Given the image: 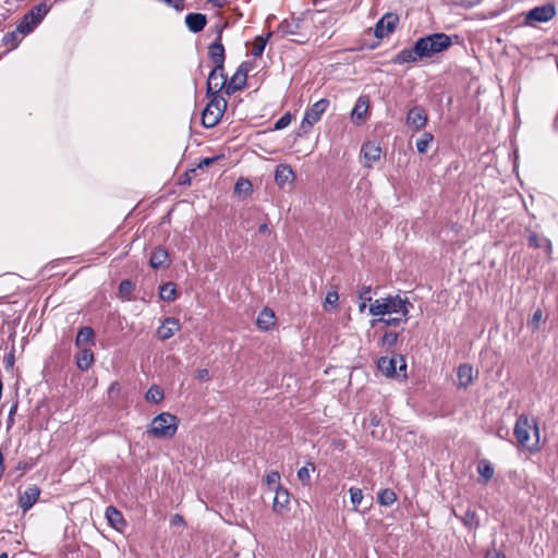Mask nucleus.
Segmentation results:
<instances>
[{
	"mask_svg": "<svg viewBox=\"0 0 558 558\" xmlns=\"http://www.w3.org/2000/svg\"><path fill=\"white\" fill-rule=\"evenodd\" d=\"M184 22L190 32L197 34L205 28L207 16L203 13H189Z\"/></svg>",
	"mask_w": 558,
	"mask_h": 558,
	"instance_id": "obj_19",
	"label": "nucleus"
},
{
	"mask_svg": "<svg viewBox=\"0 0 558 558\" xmlns=\"http://www.w3.org/2000/svg\"><path fill=\"white\" fill-rule=\"evenodd\" d=\"M434 136L432 133L425 132L422 137L416 141V149L421 154L427 151L428 145L432 143Z\"/></svg>",
	"mask_w": 558,
	"mask_h": 558,
	"instance_id": "obj_40",
	"label": "nucleus"
},
{
	"mask_svg": "<svg viewBox=\"0 0 558 558\" xmlns=\"http://www.w3.org/2000/svg\"><path fill=\"white\" fill-rule=\"evenodd\" d=\"M227 86V75L225 68H216L210 71L207 78L206 94L207 96H220L219 93Z\"/></svg>",
	"mask_w": 558,
	"mask_h": 558,
	"instance_id": "obj_9",
	"label": "nucleus"
},
{
	"mask_svg": "<svg viewBox=\"0 0 558 558\" xmlns=\"http://www.w3.org/2000/svg\"><path fill=\"white\" fill-rule=\"evenodd\" d=\"M542 320H543V312H542V310L537 308V310L533 313V315H532L531 319H529V322H527V327H529L531 330L535 331L536 329H538L539 324H541V322H542Z\"/></svg>",
	"mask_w": 558,
	"mask_h": 558,
	"instance_id": "obj_42",
	"label": "nucleus"
},
{
	"mask_svg": "<svg viewBox=\"0 0 558 558\" xmlns=\"http://www.w3.org/2000/svg\"><path fill=\"white\" fill-rule=\"evenodd\" d=\"M417 51L423 59L432 58L448 50L452 46L451 36L445 33H433L416 40Z\"/></svg>",
	"mask_w": 558,
	"mask_h": 558,
	"instance_id": "obj_3",
	"label": "nucleus"
},
{
	"mask_svg": "<svg viewBox=\"0 0 558 558\" xmlns=\"http://www.w3.org/2000/svg\"><path fill=\"white\" fill-rule=\"evenodd\" d=\"M3 472H4L3 456H2V452L0 451V478L3 475Z\"/></svg>",
	"mask_w": 558,
	"mask_h": 558,
	"instance_id": "obj_61",
	"label": "nucleus"
},
{
	"mask_svg": "<svg viewBox=\"0 0 558 558\" xmlns=\"http://www.w3.org/2000/svg\"><path fill=\"white\" fill-rule=\"evenodd\" d=\"M361 153L365 159V167L371 168L372 165L380 159L381 148L374 142L363 144Z\"/></svg>",
	"mask_w": 558,
	"mask_h": 558,
	"instance_id": "obj_15",
	"label": "nucleus"
},
{
	"mask_svg": "<svg viewBox=\"0 0 558 558\" xmlns=\"http://www.w3.org/2000/svg\"><path fill=\"white\" fill-rule=\"evenodd\" d=\"M454 515L459 518L462 523L469 529H477L480 526V520L475 510L469 508L465 510L463 515H459L454 512Z\"/></svg>",
	"mask_w": 558,
	"mask_h": 558,
	"instance_id": "obj_29",
	"label": "nucleus"
},
{
	"mask_svg": "<svg viewBox=\"0 0 558 558\" xmlns=\"http://www.w3.org/2000/svg\"><path fill=\"white\" fill-rule=\"evenodd\" d=\"M427 123V113L421 106H415L408 111L407 124L414 131H420Z\"/></svg>",
	"mask_w": 558,
	"mask_h": 558,
	"instance_id": "obj_11",
	"label": "nucleus"
},
{
	"mask_svg": "<svg viewBox=\"0 0 558 558\" xmlns=\"http://www.w3.org/2000/svg\"><path fill=\"white\" fill-rule=\"evenodd\" d=\"M294 178L295 174L289 165L280 163L276 167L275 181L277 184L282 186L288 182H292Z\"/></svg>",
	"mask_w": 558,
	"mask_h": 558,
	"instance_id": "obj_21",
	"label": "nucleus"
},
{
	"mask_svg": "<svg viewBox=\"0 0 558 558\" xmlns=\"http://www.w3.org/2000/svg\"><path fill=\"white\" fill-rule=\"evenodd\" d=\"M256 325L262 330H269L275 325V313L265 307L257 316Z\"/></svg>",
	"mask_w": 558,
	"mask_h": 558,
	"instance_id": "obj_24",
	"label": "nucleus"
},
{
	"mask_svg": "<svg viewBox=\"0 0 558 558\" xmlns=\"http://www.w3.org/2000/svg\"><path fill=\"white\" fill-rule=\"evenodd\" d=\"M134 290V284L131 280H122L119 284V292L121 295L129 298Z\"/></svg>",
	"mask_w": 558,
	"mask_h": 558,
	"instance_id": "obj_46",
	"label": "nucleus"
},
{
	"mask_svg": "<svg viewBox=\"0 0 558 558\" xmlns=\"http://www.w3.org/2000/svg\"><path fill=\"white\" fill-rule=\"evenodd\" d=\"M265 480L269 486L281 487L280 486V474L278 471H270L269 473L266 474Z\"/></svg>",
	"mask_w": 558,
	"mask_h": 558,
	"instance_id": "obj_48",
	"label": "nucleus"
},
{
	"mask_svg": "<svg viewBox=\"0 0 558 558\" xmlns=\"http://www.w3.org/2000/svg\"><path fill=\"white\" fill-rule=\"evenodd\" d=\"M207 2L211 3L216 8H222L226 3V0H207Z\"/></svg>",
	"mask_w": 558,
	"mask_h": 558,
	"instance_id": "obj_58",
	"label": "nucleus"
},
{
	"mask_svg": "<svg viewBox=\"0 0 558 558\" xmlns=\"http://www.w3.org/2000/svg\"><path fill=\"white\" fill-rule=\"evenodd\" d=\"M409 320V314L407 316H398V317H389L385 318L384 316H380L379 318H375L371 320V326L376 327L379 324H383L384 326H392L398 327L399 325L407 323Z\"/></svg>",
	"mask_w": 558,
	"mask_h": 558,
	"instance_id": "obj_28",
	"label": "nucleus"
},
{
	"mask_svg": "<svg viewBox=\"0 0 558 558\" xmlns=\"http://www.w3.org/2000/svg\"><path fill=\"white\" fill-rule=\"evenodd\" d=\"M398 341V333L393 331H387L381 337V345L391 348Z\"/></svg>",
	"mask_w": 558,
	"mask_h": 558,
	"instance_id": "obj_44",
	"label": "nucleus"
},
{
	"mask_svg": "<svg viewBox=\"0 0 558 558\" xmlns=\"http://www.w3.org/2000/svg\"><path fill=\"white\" fill-rule=\"evenodd\" d=\"M399 17L393 13H386L375 25L374 35L376 38H384L392 33L397 26Z\"/></svg>",
	"mask_w": 558,
	"mask_h": 558,
	"instance_id": "obj_10",
	"label": "nucleus"
},
{
	"mask_svg": "<svg viewBox=\"0 0 558 558\" xmlns=\"http://www.w3.org/2000/svg\"><path fill=\"white\" fill-rule=\"evenodd\" d=\"M225 27H226V25H217L216 26L217 36H216L215 41L222 43V32H223Z\"/></svg>",
	"mask_w": 558,
	"mask_h": 558,
	"instance_id": "obj_56",
	"label": "nucleus"
},
{
	"mask_svg": "<svg viewBox=\"0 0 558 558\" xmlns=\"http://www.w3.org/2000/svg\"><path fill=\"white\" fill-rule=\"evenodd\" d=\"M371 292H372V288H371V286H364V287L359 291V299H360V301H364V302H372V295H371Z\"/></svg>",
	"mask_w": 558,
	"mask_h": 558,
	"instance_id": "obj_49",
	"label": "nucleus"
},
{
	"mask_svg": "<svg viewBox=\"0 0 558 558\" xmlns=\"http://www.w3.org/2000/svg\"><path fill=\"white\" fill-rule=\"evenodd\" d=\"M208 58L216 68H225L226 51L222 43L214 41L208 46Z\"/></svg>",
	"mask_w": 558,
	"mask_h": 558,
	"instance_id": "obj_17",
	"label": "nucleus"
},
{
	"mask_svg": "<svg viewBox=\"0 0 558 558\" xmlns=\"http://www.w3.org/2000/svg\"><path fill=\"white\" fill-rule=\"evenodd\" d=\"M40 488L36 485L28 486L24 492L19 494V506L23 512L28 511L39 499Z\"/></svg>",
	"mask_w": 558,
	"mask_h": 558,
	"instance_id": "obj_12",
	"label": "nucleus"
},
{
	"mask_svg": "<svg viewBox=\"0 0 558 558\" xmlns=\"http://www.w3.org/2000/svg\"><path fill=\"white\" fill-rule=\"evenodd\" d=\"M349 493H350L351 502L354 506V508L356 509L363 500L362 489L351 487Z\"/></svg>",
	"mask_w": 558,
	"mask_h": 558,
	"instance_id": "obj_45",
	"label": "nucleus"
},
{
	"mask_svg": "<svg viewBox=\"0 0 558 558\" xmlns=\"http://www.w3.org/2000/svg\"><path fill=\"white\" fill-rule=\"evenodd\" d=\"M377 499L381 506L388 507L397 500V496L392 489L385 488L378 493Z\"/></svg>",
	"mask_w": 558,
	"mask_h": 558,
	"instance_id": "obj_39",
	"label": "nucleus"
},
{
	"mask_svg": "<svg viewBox=\"0 0 558 558\" xmlns=\"http://www.w3.org/2000/svg\"><path fill=\"white\" fill-rule=\"evenodd\" d=\"M272 33H268L266 36H257L253 44L252 54L256 58L262 57L267 41Z\"/></svg>",
	"mask_w": 558,
	"mask_h": 558,
	"instance_id": "obj_36",
	"label": "nucleus"
},
{
	"mask_svg": "<svg viewBox=\"0 0 558 558\" xmlns=\"http://www.w3.org/2000/svg\"><path fill=\"white\" fill-rule=\"evenodd\" d=\"M216 158H205L203 159L201 162H199V167H203V166H209L211 165L214 161H215Z\"/></svg>",
	"mask_w": 558,
	"mask_h": 558,
	"instance_id": "obj_59",
	"label": "nucleus"
},
{
	"mask_svg": "<svg viewBox=\"0 0 558 558\" xmlns=\"http://www.w3.org/2000/svg\"><path fill=\"white\" fill-rule=\"evenodd\" d=\"M38 24H39V22L36 21V19L33 16V14L26 13L16 27H17V31H20V34L25 36L28 33H31Z\"/></svg>",
	"mask_w": 558,
	"mask_h": 558,
	"instance_id": "obj_30",
	"label": "nucleus"
},
{
	"mask_svg": "<svg viewBox=\"0 0 558 558\" xmlns=\"http://www.w3.org/2000/svg\"><path fill=\"white\" fill-rule=\"evenodd\" d=\"M339 300V295L336 291H330L327 293L326 298H325V302L326 303H329V304H337Z\"/></svg>",
	"mask_w": 558,
	"mask_h": 558,
	"instance_id": "obj_51",
	"label": "nucleus"
},
{
	"mask_svg": "<svg viewBox=\"0 0 558 558\" xmlns=\"http://www.w3.org/2000/svg\"><path fill=\"white\" fill-rule=\"evenodd\" d=\"M121 391V386L118 381L111 383L108 389L109 396L119 395Z\"/></svg>",
	"mask_w": 558,
	"mask_h": 558,
	"instance_id": "obj_53",
	"label": "nucleus"
},
{
	"mask_svg": "<svg viewBox=\"0 0 558 558\" xmlns=\"http://www.w3.org/2000/svg\"><path fill=\"white\" fill-rule=\"evenodd\" d=\"M477 472L485 480V482L490 481L494 476V468L487 460H481L478 462Z\"/></svg>",
	"mask_w": 558,
	"mask_h": 558,
	"instance_id": "obj_38",
	"label": "nucleus"
},
{
	"mask_svg": "<svg viewBox=\"0 0 558 558\" xmlns=\"http://www.w3.org/2000/svg\"><path fill=\"white\" fill-rule=\"evenodd\" d=\"M159 296L165 302H173L177 299V286L173 282H166L159 289Z\"/></svg>",
	"mask_w": 558,
	"mask_h": 558,
	"instance_id": "obj_32",
	"label": "nucleus"
},
{
	"mask_svg": "<svg viewBox=\"0 0 558 558\" xmlns=\"http://www.w3.org/2000/svg\"><path fill=\"white\" fill-rule=\"evenodd\" d=\"M253 185L250 180L240 178L234 185V193L240 196H248L252 193Z\"/></svg>",
	"mask_w": 558,
	"mask_h": 558,
	"instance_id": "obj_35",
	"label": "nucleus"
},
{
	"mask_svg": "<svg viewBox=\"0 0 558 558\" xmlns=\"http://www.w3.org/2000/svg\"><path fill=\"white\" fill-rule=\"evenodd\" d=\"M106 518L109 524L118 531H122L126 526V522L121 513L116 507L108 506L106 508Z\"/></svg>",
	"mask_w": 558,
	"mask_h": 558,
	"instance_id": "obj_20",
	"label": "nucleus"
},
{
	"mask_svg": "<svg viewBox=\"0 0 558 558\" xmlns=\"http://www.w3.org/2000/svg\"><path fill=\"white\" fill-rule=\"evenodd\" d=\"M180 329V322L174 317H168L157 329V336L160 340L170 339Z\"/></svg>",
	"mask_w": 558,
	"mask_h": 558,
	"instance_id": "obj_16",
	"label": "nucleus"
},
{
	"mask_svg": "<svg viewBox=\"0 0 558 558\" xmlns=\"http://www.w3.org/2000/svg\"><path fill=\"white\" fill-rule=\"evenodd\" d=\"M485 558H506V556L502 553H500V551H498L496 549H493V550H488L486 553V557Z\"/></svg>",
	"mask_w": 558,
	"mask_h": 558,
	"instance_id": "obj_54",
	"label": "nucleus"
},
{
	"mask_svg": "<svg viewBox=\"0 0 558 558\" xmlns=\"http://www.w3.org/2000/svg\"><path fill=\"white\" fill-rule=\"evenodd\" d=\"M366 303H367V302L361 301V303H360V305H359V311H360L361 313H363V312L365 311V308H366Z\"/></svg>",
	"mask_w": 558,
	"mask_h": 558,
	"instance_id": "obj_64",
	"label": "nucleus"
},
{
	"mask_svg": "<svg viewBox=\"0 0 558 558\" xmlns=\"http://www.w3.org/2000/svg\"><path fill=\"white\" fill-rule=\"evenodd\" d=\"M316 466L313 462H307L306 465L298 470L296 476L303 485H308L311 481V471H315Z\"/></svg>",
	"mask_w": 558,
	"mask_h": 558,
	"instance_id": "obj_37",
	"label": "nucleus"
},
{
	"mask_svg": "<svg viewBox=\"0 0 558 558\" xmlns=\"http://www.w3.org/2000/svg\"><path fill=\"white\" fill-rule=\"evenodd\" d=\"M258 232L262 234H270V228L267 222L259 225Z\"/></svg>",
	"mask_w": 558,
	"mask_h": 558,
	"instance_id": "obj_57",
	"label": "nucleus"
},
{
	"mask_svg": "<svg viewBox=\"0 0 558 558\" xmlns=\"http://www.w3.org/2000/svg\"><path fill=\"white\" fill-rule=\"evenodd\" d=\"M423 60L421 51H417V43L415 41L412 48H404L400 50L392 59L395 64L415 63Z\"/></svg>",
	"mask_w": 558,
	"mask_h": 558,
	"instance_id": "obj_14",
	"label": "nucleus"
},
{
	"mask_svg": "<svg viewBox=\"0 0 558 558\" xmlns=\"http://www.w3.org/2000/svg\"><path fill=\"white\" fill-rule=\"evenodd\" d=\"M276 495L274 497L272 510L278 514H282L290 502V493L282 487H275Z\"/></svg>",
	"mask_w": 558,
	"mask_h": 558,
	"instance_id": "obj_18",
	"label": "nucleus"
},
{
	"mask_svg": "<svg viewBox=\"0 0 558 558\" xmlns=\"http://www.w3.org/2000/svg\"><path fill=\"white\" fill-rule=\"evenodd\" d=\"M94 363V353L92 350L82 348L76 354V365L81 371H87Z\"/></svg>",
	"mask_w": 558,
	"mask_h": 558,
	"instance_id": "obj_25",
	"label": "nucleus"
},
{
	"mask_svg": "<svg viewBox=\"0 0 558 558\" xmlns=\"http://www.w3.org/2000/svg\"><path fill=\"white\" fill-rule=\"evenodd\" d=\"M28 13L33 14V16L38 21L39 23L43 21V19L48 13V8L45 3H40L36 7H34Z\"/></svg>",
	"mask_w": 558,
	"mask_h": 558,
	"instance_id": "obj_43",
	"label": "nucleus"
},
{
	"mask_svg": "<svg viewBox=\"0 0 558 558\" xmlns=\"http://www.w3.org/2000/svg\"><path fill=\"white\" fill-rule=\"evenodd\" d=\"M210 100L203 110L202 123L206 129L216 126L227 108V100L221 96H207Z\"/></svg>",
	"mask_w": 558,
	"mask_h": 558,
	"instance_id": "obj_5",
	"label": "nucleus"
},
{
	"mask_svg": "<svg viewBox=\"0 0 558 558\" xmlns=\"http://www.w3.org/2000/svg\"><path fill=\"white\" fill-rule=\"evenodd\" d=\"M371 424H372L373 426H377V425H379V418H378L376 415L372 416V417H371Z\"/></svg>",
	"mask_w": 558,
	"mask_h": 558,
	"instance_id": "obj_62",
	"label": "nucleus"
},
{
	"mask_svg": "<svg viewBox=\"0 0 558 558\" xmlns=\"http://www.w3.org/2000/svg\"><path fill=\"white\" fill-rule=\"evenodd\" d=\"M378 369L387 377H393L399 372H405L407 363L404 357L400 354H395L391 357L381 356L377 361Z\"/></svg>",
	"mask_w": 558,
	"mask_h": 558,
	"instance_id": "obj_7",
	"label": "nucleus"
},
{
	"mask_svg": "<svg viewBox=\"0 0 558 558\" xmlns=\"http://www.w3.org/2000/svg\"><path fill=\"white\" fill-rule=\"evenodd\" d=\"M246 84V78L242 75V71H236L226 86V94L232 95L242 89Z\"/></svg>",
	"mask_w": 558,
	"mask_h": 558,
	"instance_id": "obj_26",
	"label": "nucleus"
},
{
	"mask_svg": "<svg viewBox=\"0 0 558 558\" xmlns=\"http://www.w3.org/2000/svg\"><path fill=\"white\" fill-rule=\"evenodd\" d=\"M304 21L301 17L291 16L283 20L277 27V32L282 36L300 35Z\"/></svg>",
	"mask_w": 558,
	"mask_h": 558,
	"instance_id": "obj_13",
	"label": "nucleus"
},
{
	"mask_svg": "<svg viewBox=\"0 0 558 558\" xmlns=\"http://www.w3.org/2000/svg\"><path fill=\"white\" fill-rule=\"evenodd\" d=\"M163 398H165L163 390L157 385L150 386L149 389L145 393L146 401L155 403V404L161 402L163 400Z\"/></svg>",
	"mask_w": 558,
	"mask_h": 558,
	"instance_id": "obj_34",
	"label": "nucleus"
},
{
	"mask_svg": "<svg viewBox=\"0 0 558 558\" xmlns=\"http://www.w3.org/2000/svg\"><path fill=\"white\" fill-rule=\"evenodd\" d=\"M292 121V114L290 112H286L281 118H279L275 125L274 130H283L286 129Z\"/></svg>",
	"mask_w": 558,
	"mask_h": 558,
	"instance_id": "obj_47",
	"label": "nucleus"
},
{
	"mask_svg": "<svg viewBox=\"0 0 558 558\" xmlns=\"http://www.w3.org/2000/svg\"><path fill=\"white\" fill-rule=\"evenodd\" d=\"M198 378L199 379H207L208 378V371L207 369L198 371Z\"/></svg>",
	"mask_w": 558,
	"mask_h": 558,
	"instance_id": "obj_60",
	"label": "nucleus"
},
{
	"mask_svg": "<svg viewBox=\"0 0 558 558\" xmlns=\"http://www.w3.org/2000/svg\"><path fill=\"white\" fill-rule=\"evenodd\" d=\"M556 15V8L553 3H546L535 7L525 13V24L534 25L536 23H545L554 19Z\"/></svg>",
	"mask_w": 558,
	"mask_h": 558,
	"instance_id": "obj_8",
	"label": "nucleus"
},
{
	"mask_svg": "<svg viewBox=\"0 0 558 558\" xmlns=\"http://www.w3.org/2000/svg\"><path fill=\"white\" fill-rule=\"evenodd\" d=\"M170 523H171V525H175V526L177 525L182 526L185 524L183 517L179 513H175L171 517Z\"/></svg>",
	"mask_w": 558,
	"mask_h": 558,
	"instance_id": "obj_52",
	"label": "nucleus"
},
{
	"mask_svg": "<svg viewBox=\"0 0 558 558\" xmlns=\"http://www.w3.org/2000/svg\"><path fill=\"white\" fill-rule=\"evenodd\" d=\"M20 31H17V27L12 31V32H8L4 34L3 38H2V43L4 46H10L11 48H14L17 44V41H20Z\"/></svg>",
	"mask_w": 558,
	"mask_h": 558,
	"instance_id": "obj_41",
	"label": "nucleus"
},
{
	"mask_svg": "<svg viewBox=\"0 0 558 558\" xmlns=\"http://www.w3.org/2000/svg\"><path fill=\"white\" fill-rule=\"evenodd\" d=\"M368 99L364 96L360 97L351 112L353 119L364 120L368 110Z\"/></svg>",
	"mask_w": 558,
	"mask_h": 558,
	"instance_id": "obj_31",
	"label": "nucleus"
},
{
	"mask_svg": "<svg viewBox=\"0 0 558 558\" xmlns=\"http://www.w3.org/2000/svg\"><path fill=\"white\" fill-rule=\"evenodd\" d=\"M250 68H251V64L248 62L244 61L240 64V66L238 68L236 71H242V75L246 78Z\"/></svg>",
	"mask_w": 558,
	"mask_h": 558,
	"instance_id": "obj_55",
	"label": "nucleus"
},
{
	"mask_svg": "<svg viewBox=\"0 0 558 558\" xmlns=\"http://www.w3.org/2000/svg\"><path fill=\"white\" fill-rule=\"evenodd\" d=\"M168 258L167 250L158 246L151 252L149 264L154 269L165 268L168 266Z\"/></svg>",
	"mask_w": 558,
	"mask_h": 558,
	"instance_id": "obj_23",
	"label": "nucleus"
},
{
	"mask_svg": "<svg viewBox=\"0 0 558 558\" xmlns=\"http://www.w3.org/2000/svg\"><path fill=\"white\" fill-rule=\"evenodd\" d=\"M410 307H412L410 301L397 294L375 300L371 303L368 312L373 316H385L392 313L407 316Z\"/></svg>",
	"mask_w": 558,
	"mask_h": 558,
	"instance_id": "obj_1",
	"label": "nucleus"
},
{
	"mask_svg": "<svg viewBox=\"0 0 558 558\" xmlns=\"http://www.w3.org/2000/svg\"><path fill=\"white\" fill-rule=\"evenodd\" d=\"M178 430V417L169 412H162L150 422L147 434L158 439H170Z\"/></svg>",
	"mask_w": 558,
	"mask_h": 558,
	"instance_id": "obj_4",
	"label": "nucleus"
},
{
	"mask_svg": "<svg viewBox=\"0 0 558 558\" xmlns=\"http://www.w3.org/2000/svg\"><path fill=\"white\" fill-rule=\"evenodd\" d=\"M514 436L524 448L531 451L538 449L539 429L534 420L531 422L527 416L520 415L515 422Z\"/></svg>",
	"mask_w": 558,
	"mask_h": 558,
	"instance_id": "obj_2",
	"label": "nucleus"
},
{
	"mask_svg": "<svg viewBox=\"0 0 558 558\" xmlns=\"http://www.w3.org/2000/svg\"><path fill=\"white\" fill-rule=\"evenodd\" d=\"M529 245L535 248H544L547 253L551 252V242L545 236L538 235L536 232H530L527 238Z\"/></svg>",
	"mask_w": 558,
	"mask_h": 558,
	"instance_id": "obj_27",
	"label": "nucleus"
},
{
	"mask_svg": "<svg viewBox=\"0 0 558 558\" xmlns=\"http://www.w3.org/2000/svg\"><path fill=\"white\" fill-rule=\"evenodd\" d=\"M14 363V356L13 354H10L8 357H7V366H12Z\"/></svg>",
	"mask_w": 558,
	"mask_h": 558,
	"instance_id": "obj_63",
	"label": "nucleus"
},
{
	"mask_svg": "<svg viewBox=\"0 0 558 558\" xmlns=\"http://www.w3.org/2000/svg\"><path fill=\"white\" fill-rule=\"evenodd\" d=\"M328 107L329 100L322 98L320 100L313 104L310 108H307L301 122L300 130L305 134L308 133L314 124L320 120L323 113L327 110Z\"/></svg>",
	"mask_w": 558,
	"mask_h": 558,
	"instance_id": "obj_6",
	"label": "nucleus"
},
{
	"mask_svg": "<svg viewBox=\"0 0 558 558\" xmlns=\"http://www.w3.org/2000/svg\"><path fill=\"white\" fill-rule=\"evenodd\" d=\"M94 337V330L90 327H82L75 338V345L80 349L84 347V344L92 341Z\"/></svg>",
	"mask_w": 558,
	"mask_h": 558,
	"instance_id": "obj_33",
	"label": "nucleus"
},
{
	"mask_svg": "<svg viewBox=\"0 0 558 558\" xmlns=\"http://www.w3.org/2000/svg\"><path fill=\"white\" fill-rule=\"evenodd\" d=\"M457 376H458V386L460 388L469 387L472 384L473 378H474L472 365L466 364V363L461 364L458 367Z\"/></svg>",
	"mask_w": 558,
	"mask_h": 558,
	"instance_id": "obj_22",
	"label": "nucleus"
},
{
	"mask_svg": "<svg viewBox=\"0 0 558 558\" xmlns=\"http://www.w3.org/2000/svg\"><path fill=\"white\" fill-rule=\"evenodd\" d=\"M17 402H14L9 411V415H8V418H7V427L8 428H11L13 425H14V415L17 411Z\"/></svg>",
	"mask_w": 558,
	"mask_h": 558,
	"instance_id": "obj_50",
	"label": "nucleus"
}]
</instances>
